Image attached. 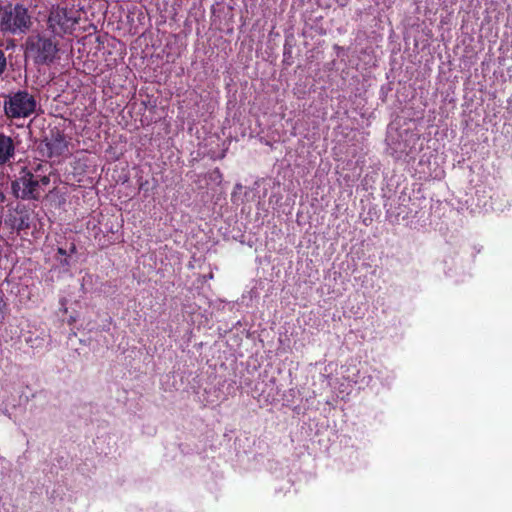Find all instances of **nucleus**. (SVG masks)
Masks as SVG:
<instances>
[{"instance_id": "1", "label": "nucleus", "mask_w": 512, "mask_h": 512, "mask_svg": "<svg viewBox=\"0 0 512 512\" xmlns=\"http://www.w3.org/2000/svg\"><path fill=\"white\" fill-rule=\"evenodd\" d=\"M80 20V11L73 5L53 7L48 19L49 28L55 35L71 33Z\"/></svg>"}, {"instance_id": "2", "label": "nucleus", "mask_w": 512, "mask_h": 512, "mask_svg": "<svg viewBox=\"0 0 512 512\" xmlns=\"http://www.w3.org/2000/svg\"><path fill=\"white\" fill-rule=\"evenodd\" d=\"M58 53V45L44 36H31L27 41L26 56L37 64L52 63Z\"/></svg>"}, {"instance_id": "3", "label": "nucleus", "mask_w": 512, "mask_h": 512, "mask_svg": "<svg viewBox=\"0 0 512 512\" xmlns=\"http://www.w3.org/2000/svg\"><path fill=\"white\" fill-rule=\"evenodd\" d=\"M31 24L27 9L22 5H8L0 9V25L12 33L23 32Z\"/></svg>"}, {"instance_id": "4", "label": "nucleus", "mask_w": 512, "mask_h": 512, "mask_svg": "<svg viewBox=\"0 0 512 512\" xmlns=\"http://www.w3.org/2000/svg\"><path fill=\"white\" fill-rule=\"evenodd\" d=\"M49 184V176L40 177L26 173L13 184V189L17 197L37 199L46 191Z\"/></svg>"}, {"instance_id": "5", "label": "nucleus", "mask_w": 512, "mask_h": 512, "mask_svg": "<svg viewBox=\"0 0 512 512\" xmlns=\"http://www.w3.org/2000/svg\"><path fill=\"white\" fill-rule=\"evenodd\" d=\"M36 101L32 95L21 91L12 95L5 102V112L9 117L20 118L28 117L36 109Z\"/></svg>"}, {"instance_id": "6", "label": "nucleus", "mask_w": 512, "mask_h": 512, "mask_svg": "<svg viewBox=\"0 0 512 512\" xmlns=\"http://www.w3.org/2000/svg\"><path fill=\"white\" fill-rule=\"evenodd\" d=\"M46 148L50 157L60 156L68 152L67 142L59 133L52 135L46 142Z\"/></svg>"}, {"instance_id": "7", "label": "nucleus", "mask_w": 512, "mask_h": 512, "mask_svg": "<svg viewBox=\"0 0 512 512\" xmlns=\"http://www.w3.org/2000/svg\"><path fill=\"white\" fill-rule=\"evenodd\" d=\"M15 154V144L11 137L0 134V165L10 161Z\"/></svg>"}, {"instance_id": "8", "label": "nucleus", "mask_w": 512, "mask_h": 512, "mask_svg": "<svg viewBox=\"0 0 512 512\" xmlns=\"http://www.w3.org/2000/svg\"><path fill=\"white\" fill-rule=\"evenodd\" d=\"M389 145L393 150V153L396 154V157L400 158L403 155H409L412 152L411 148H408L406 144H401L393 141L391 135L388 136Z\"/></svg>"}, {"instance_id": "9", "label": "nucleus", "mask_w": 512, "mask_h": 512, "mask_svg": "<svg viewBox=\"0 0 512 512\" xmlns=\"http://www.w3.org/2000/svg\"><path fill=\"white\" fill-rule=\"evenodd\" d=\"M5 310H6V303L4 302V295L3 292L0 290V323L4 321L5 318Z\"/></svg>"}, {"instance_id": "10", "label": "nucleus", "mask_w": 512, "mask_h": 512, "mask_svg": "<svg viewBox=\"0 0 512 512\" xmlns=\"http://www.w3.org/2000/svg\"><path fill=\"white\" fill-rule=\"evenodd\" d=\"M6 67V58L4 53L0 50V75L3 73Z\"/></svg>"}, {"instance_id": "11", "label": "nucleus", "mask_w": 512, "mask_h": 512, "mask_svg": "<svg viewBox=\"0 0 512 512\" xmlns=\"http://www.w3.org/2000/svg\"><path fill=\"white\" fill-rule=\"evenodd\" d=\"M406 138L407 139L405 141H413V142L416 141V137L413 134L408 135V133H406Z\"/></svg>"}]
</instances>
